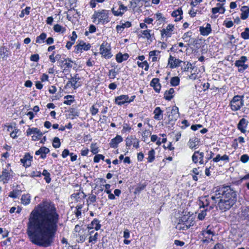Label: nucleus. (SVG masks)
I'll list each match as a JSON object with an SVG mask.
<instances>
[{
    "label": "nucleus",
    "instance_id": "15",
    "mask_svg": "<svg viewBox=\"0 0 249 249\" xmlns=\"http://www.w3.org/2000/svg\"><path fill=\"white\" fill-rule=\"evenodd\" d=\"M140 142V140L134 135L128 136L125 139V145L128 148H130L132 145L136 149L139 148Z\"/></svg>",
    "mask_w": 249,
    "mask_h": 249
},
{
    "label": "nucleus",
    "instance_id": "36",
    "mask_svg": "<svg viewBox=\"0 0 249 249\" xmlns=\"http://www.w3.org/2000/svg\"><path fill=\"white\" fill-rule=\"evenodd\" d=\"M50 152V150L48 148L42 146L38 150L35 152V155H40V158L44 159L46 158V155Z\"/></svg>",
    "mask_w": 249,
    "mask_h": 249
},
{
    "label": "nucleus",
    "instance_id": "25",
    "mask_svg": "<svg viewBox=\"0 0 249 249\" xmlns=\"http://www.w3.org/2000/svg\"><path fill=\"white\" fill-rule=\"evenodd\" d=\"M7 128V131H10V128H11L12 131L10 133V137L15 139L18 138V135L17 134L19 132V129L16 126V124L15 123L14 124V125L12 124H9L8 125H5Z\"/></svg>",
    "mask_w": 249,
    "mask_h": 249
},
{
    "label": "nucleus",
    "instance_id": "28",
    "mask_svg": "<svg viewBox=\"0 0 249 249\" xmlns=\"http://www.w3.org/2000/svg\"><path fill=\"white\" fill-rule=\"evenodd\" d=\"M183 12L182 8L179 7L172 12L171 16L175 18L174 20L175 22H178L183 18Z\"/></svg>",
    "mask_w": 249,
    "mask_h": 249
},
{
    "label": "nucleus",
    "instance_id": "4",
    "mask_svg": "<svg viewBox=\"0 0 249 249\" xmlns=\"http://www.w3.org/2000/svg\"><path fill=\"white\" fill-rule=\"evenodd\" d=\"M109 12V10L106 9L95 11L91 17L93 22H97V24L101 23L103 25L108 23L110 21Z\"/></svg>",
    "mask_w": 249,
    "mask_h": 249
},
{
    "label": "nucleus",
    "instance_id": "63",
    "mask_svg": "<svg viewBox=\"0 0 249 249\" xmlns=\"http://www.w3.org/2000/svg\"><path fill=\"white\" fill-rule=\"evenodd\" d=\"M69 116H72L71 119H73L74 117L79 116L78 112L74 108H71L69 110Z\"/></svg>",
    "mask_w": 249,
    "mask_h": 249
},
{
    "label": "nucleus",
    "instance_id": "32",
    "mask_svg": "<svg viewBox=\"0 0 249 249\" xmlns=\"http://www.w3.org/2000/svg\"><path fill=\"white\" fill-rule=\"evenodd\" d=\"M11 55V52L5 46L2 45L0 47V56L3 60H6Z\"/></svg>",
    "mask_w": 249,
    "mask_h": 249
},
{
    "label": "nucleus",
    "instance_id": "35",
    "mask_svg": "<svg viewBox=\"0 0 249 249\" xmlns=\"http://www.w3.org/2000/svg\"><path fill=\"white\" fill-rule=\"evenodd\" d=\"M249 124V122L245 118L241 119L237 124V128L242 133H245L246 132V128Z\"/></svg>",
    "mask_w": 249,
    "mask_h": 249
},
{
    "label": "nucleus",
    "instance_id": "24",
    "mask_svg": "<svg viewBox=\"0 0 249 249\" xmlns=\"http://www.w3.org/2000/svg\"><path fill=\"white\" fill-rule=\"evenodd\" d=\"M128 99V95L122 94L115 97L114 102L115 104L122 106L127 104V100Z\"/></svg>",
    "mask_w": 249,
    "mask_h": 249
},
{
    "label": "nucleus",
    "instance_id": "27",
    "mask_svg": "<svg viewBox=\"0 0 249 249\" xmlns=\"http://www.w3.org/2000/svg\"><path fill=\"white\" fill-rule=\"evenodd\" d=\"M150 86L152 87L155 91L159 93L161 89V85L160 83V79L158 78H154L150 83Z\"/></svg>",
    "mask_w": 249,
    "mask_h": 249
},
{
    "label": "nucleus",
    "instance_id": "11",
    "mask_svg": "<svg viewBox=\"0 0 249 249\" xmlns=\"http://www.w3.org/2000/svg\"><path fill=\"white\" fill-rule=\"evenodd\" d=\"M248 60V57L246 56L242 55L235 61L234 66L237 68L238 72L243 73L249 68V65L247 63Z\"/></svg>",
    "mask_w": 249,
    "mask_h": 249
},
{
    "label": "nucleus",
    "instance_id": "50",
    "mask_svg": "<svg viewBox=\"0 0 249 249\" xmlns=\"http://www.w3.org/2000/svg\"><path fill=\"white\" fill-rule=\"evenodd\" d=\"M47 34L45 32H42L36 37V43L39 44L43 43L45 42Z\"/></svg>",
    "mask_w": 249,
    "mask_h": 249
},
{
    "label": "nucleus",
    "instance_id": "60",
    "mask_svg": "<svg viewBox=\"0 0 249 249\" xmlns=\"http://www.w3.org/2000/svg\"><path fill=\"white\" fill-rule=\"evenodd\" d=\"M99 234L96 232L93 235H90L89 238V242L94 244L97 241Z\"/></svg>",
    "mask_w": 249,
    "mask_h": 249
},
{
    "label": "nucleus",
    "instance_id": "38",
    "mask_svg": "<svg viewBox=\"0 0 249 249\" xmlns=\"http://www.w3.org/2000/svg\"><path fill=\"white\" fill-rule=\"evenodd\" d=\"M200 140L198 138L194 137L189 139L188 145L190 149H195L197 148V146Z\"/></svg>",
    "mask_w": 249,
    "mask_h": 249
},
{
    "label": "nucleus",
    "instance_id": "55",
    "mask_svg": "<svg viewBox=\"0 0 249 249\" xmlns=\"http://www.w3.org/2000/svg\"><path fill=\"white\" fill-rule=\"evenodd\" d=\"M193 67H195L196 69H195V71L191 70L190 71H191V73L188 76V77L189 79L195 80L198 78L197 74L198 72L197 71L198 69L195 66H193Z\"/></svg>",
    "mask_w": 249,
    "mask_h": 249
},
{
    "label": "nucleus",
    "instance_id": "23",
    "mask_svg": "<svg viewBox=\"0 0 249 249\" xmlns=\"http://www.w3.org/2000/svg\"><path fill=\"white\" fill-rule=\"evenodd\" d=\"M118 4L119 5V9L118 10H115V8L113 7L111 9V12L112 14L116 17L122 16L124 14V12L127 11V7L124 6L122 2L119 1Z\"/></svg>",
    "mask_w": 249,
    "mask_h": 249
},
{
    "label": "nucleus",
    "instance_id": "21",
    "mask_svg": "<svg viewBox=\"0 0 249 249\" xmlns=\"http://www.w3.org/2000/svg\"><path fill=\"white\" fill-rule=\"evenodd\" d=\"M183 61L170 55L168 60V66L171 69L176 68L180 66Z\"/></svg>",
    "mask_w": 249,
    "mask_h": 249
},
{
    "label": "nucleus",
    "instance_id": "1",
    "mask_svg": "<svg viewBox=\"0 0 249 249\" xmlns=\"http://www.w3.org/2000/svg\"><path fill=\"white\" fill-rule=\"evenodd\" d=\"M60 215L55 205L43 200L30 213L27 234L34 244L47 248L53 243L58 230Z\"/></svg>",
    "mask_w": 249,
    "mask_h": 249
},
{
    "label": "nucleus",
    "instance_id": "42",
    "mask_svg": "<svg viewBox=\"0 0 249 249\" xmlns=\"http://www.w3.org/2000/svg\"><path fill=\"white\" fill-rule=\"evenodd\" d=\"M152 30L150 29H146L141 31L142 35L139 36V38L142 37L146 38L148 40L152 41V36H154V34H151Z\"/></svg>",
    "mask_w": 249,
    "mask_h": 249
},
{
    "label": "nucleus",
    "instance_id": "2",
    "mask_svg": "<svg viewBox=\"0 0 249 249\" xmlns=\"http://www.w3.org/2000/svg\"><path fill=\"white\" fill-rule=\"evenodd\" d=\"M215 189L216 208L222 213L230 210L237 201L236 191L230 186H218Z\"/></svg>",
    "mask_w": 249,
    "mask_h": 249
},
{
    "label": "nucleus",
    "instance_id": "56",
    "mask_svg": "<svg viewBox=\"0 0 249 249\" xmlns=\"http://www.w3.org/2000/svg\"><path fill=\"white\" fill-rule=\"evenodd\" d=\"M132 129L133 128L130 124L127 123H124L123 126V128L121 130V132L122 133L126 132L130 133Z\"/></svg>",
    "mask_w": 249,
    "mask_h": 249
},
{
    "label": "nucleus",
    "instance_id": "49",
    "mask_svg": "<svg viewBox=\"0 0 249 249\" xmlns=\"http://www.w3.org/2000/svg\"><path fill=\"white\" fill-rule=\"evenodd\" d=\"M155 154L156 152L153 148H151L148 152V157L147 158V163H151L154 161L155 160Z\"/></svg>",
    "mask_w": 249,
    "mask_h": 249
},
{
    "label": "nucleus",
    "instance_id": "53",
    "mask_svg": "<svg viewBox=\"0 0 249 249\" xmlns=\"http://www.w3.org/2000/svg\"><path fill=\"white\" fill-rule=\"evenodd\" d=\"M21 192V190L14 189L9 193L8 196L15 199L17 198L18 196L20 195Z\"/></svg>",
    "mask_w": 249,
    "mask_h": 249
},
{
    "label": "nucleus",
    "instance_id": "6",
    "mask_svg": "<svg viewBox=\"0 0 249 249\" xmlns=\"http://www.w3.org/2000/svg\"><path fill=\"white\" fill-rule=\"evenodd\" d=\"M80 80L81 78L78 73L75 74L73 76H71V77L69 78L68 82L64 86V89H66L65 93H70L68 89L71 88L74 89H76L77 88L81 86L82 82Z\"/></svg>",
    "mask_w": 249,
    "mask_h": 249
},
{
    "label": "nucleus",
    "instance_id": "46",
    "mask_svg": "<svg viewBox=\"0 0 249 249\" xmlns=\"http://www.w3.org/2000/svg\"><path fill=\"white\" fill-rule=\"evenodd\" d=\"M183 65H181V70L183 71H190L191 70L195 71L196 69L195 67H193L192 63L189 62L183 61Z\"/></svg>",
    "mask_w": 249,
    "mask_h": 249
},
{
    "label": "nucleus",
    "instance_id": "62",
    "mask_svg": "<svg viewBox=\"0 0 249 249\" xmlns=\"http://www.w3.org/2000/svg\"><path fill=\"white\" fill-rule=\"evenodd\" d=\"M52 145L54 148H59L61 145V142L59 138L58 137H54L53 140Z\"/></svg>",
    "mask_w": 249,
    "mask_h": 249
},
{
    "label": "nucleus",
    "instance_id": "40",
    "mask_svg": "<svg viewBox=\"0 0 249 249\" xmlns=\"http://www.w3.org/2000/svg\"><path fill=\"white\" fill-rule=\"evenodd\" d=\"M129 57V55L127 53L123 54L122 53L119 52L116 54L115 59L118 63H121L124 61L127 60Z\"/></svg>",
    "mask_w": 249,
    "mask_h": 249
},
{
    "label": "nucleus",
    "instance_id": "14",
    "mask_svg": "<svg viewBox=\"0 0 249 249\" xmlns=\"http://www.w3.org/2000/svg\"><path fill=\"white\" fill-rule=\"evenodd\" d=\"M73 61L71 58H65L60 61V67L62 71L66 74H68L72 67Z\"/></svg>",
    "mask_w": 249,
    "mask_h": 249
},
{
    "label": "nucleus",
    "instance_id": "41",
    "mask_svg": "<svg viewBox=\"0 0 249 249\" xmlns=\"http://www.w3.org/2000/svg\"><path fill=\"white\" fill-rule=\"evenodd\" d=\"M199 31L201 35L203 36H208L212 32L211 24L207 23L205 27L203 26L200 27Z\"/></svg>",
    "mask_w": 249,
    "mask_h": 249
},
{
    "label": "nucleus",
    "instance_id": "20",
    "mask_svg": "<svg viewBox=\"0 0 249 249\" xmlns=\"http://www.w3.org/2000/svg\"><path fill=\"white\" fill-rule=\"evenodd\" d=\"M147 184V182L146 181H144L143 182H139L136 185L131 187L132 189L134 190V195H139L142 191L146 189Z\"/></svg>",
    "mask_w": 249,
    "mask_h": 249
},
{
    "label": "nucleus",
    "instance_id": "19",
    "mask_svg": "<svg viewBox=\"0 0 249 249\" xmlns=\"http://www.w3.org/2000/svg\"><path fill=\"white\" fill-rule=\"evenodd\" d=\"M192 159L194 163L204 164V153L202 152H200L199 150L195 151L192 155Z\"/></svg>",
    "mask_w": 249,
    "mask_h": 249
},
{
    "label": "nucleus",
    "instance_id": "58",
    "mask_svg": "<svg viewBox=\"0 0 249 249\" xmlns=\"http://www.w3.org/2000/svg\"><path fill=\"white\" fill-rule=\"evenodd\" d=\"M118 73V72L115 70V69H112L108 71L107 75L109 79H114L116 78Z\"/></svg>",
    "mask_w": 249,
    "mask_h": 249
},
{
    "label": "nucleus",
    "instance_id": "12",
    "mask_svg": "<svg viewBox=\"0 0 249 249\" xmlns=\"http://www.w3.org/2000/svg\"><path fill=\"white\" fill-rule=\"evenodd\" d=\"M70 8L68 10V12L70 13L72 11L74 12V14H68L67 15V18L68 20L71 21L72 18H80V13L75 8L76 7L77 0H69Z\"/></svg>",
    "mask_w": 249,
    "mask_h": 249
},
{
    "label": "nucleus",
    "instance_id": "17",
    "mask_svg": "<svg viewBox=\"0 0 249 249\" xmlns=\"http://www.w3.org/2000/svg\"><path fill=\"white\" fill-rule=\"evenodd\" d=\"M87 195L83 192V191L79 190L78 192L73 193L71 196V198L73 201L71 203H82L84 199L86 197Z\"/></svg>",
    "mask_w": 249,
    "mask_h": 249
},
{
    "label": "nucleus",
    "instance_id": "16",
    "mask_svg": "<svg viewBox=\"0 0 249 249\" xmlns=\"http://www.w3.org/2000/svg\"><path fill=\"white\" fill-rule=\"evenodd\" d=\"M26 134L27 136L34 134L32 136V140L34 141L39 140L43 135V133L41 131L36 127L29 128L26 130Z\"/></svg>",
    "mask_w": 249,
    "mask_h": 249
},
{
    "label": "nucleus",
    "instance_id": "34",
    "mask_svg": "<svg viewBox=\"0 0 249 249\" xmlns=\"http://www.w3.org/2000/svg\"><path fill=\"white\" fill-rule=\"evenodd\" d=\"M225 11V8H218L216 7L212 8L211 10L212 15L210 16V17L212 19H215L218 17V15H216L217 13L223 14Z\"/></svg>",
    "mask_w": 249,
    "mask_h": 249
},
{
    "label": "nucleus",
    "instance_id": "18",
    "mask_svg": "<svg viewBox=\"0 0 249 249\" xmlns=\"http://www.w3.org/2000/svg\"><path fill=\"white\" fill-rule=\"evenodd\" d=\"M12 170L10 169L8 170L7 169H3L1 174L0 175V181H1L3 184L8 183V182L13 178V175L11 174Z\"/></svg>",
    "mask_w": 249,
    "mask_h": 249
},
{
    "label": "nucleus",
    "instance_id": "39",
    "mask_svg": "<svg viewBox=\"0 0 249 249\" xmlns=\"http://www.w3.org/2000/svg\"><path fill=\"white\" fill-rule=\"evenodd\" d=\"M84 206V201L82 203L78 204L75 207L73 213L77 219H79L82 216V209Z\"/></svg>",
    "mask_w": 249,
    "mask_h": 249
},
{
    "label": "nucleus",
    "instance_id": "29",
    "mask_svg": "<svg viewBox=\"0 0 249 249\" xmlns=\"http://www.w3.org/2000/svg\"><path fill=\"white\" fill-rule=\"evenodd\" d=\"M164 111L160 107H157L153 111V118L156 121L163 120Z\"/></svg>",
    "mask_w": 249,
    "mask_h": 249
},
{
    "label": "nucleus",
    "instance_id": "7",
    "mask_svg": "<svg viewBox=\"0 0 249 249\" xmlns=\"http://www.w3.org/2000/svg\"><path fill=\"white\" fill-rule=\"evenodd\" d=\"M200 235L202 236L201 241L203 244H208L213 241V237L215 232L212 227L208 225L205 229L202 230Z\"/></svg>",
    "mask_w": 249,
    "mask_h": 249
},
{
    "label": "nucleus",
    "instance_id": "10",
    "mask_svg": "<svg viewBox=\"0 0 249 249\" xmlns=\"http://www.w3.org/2000/svg\"><path fill=\"white\" fill-rule=\"evenodd\" d=\"M74 231L75 232V237L78 243H83L88 236L87 230L82 228L79 225L75 226Z\"/></svg>",
    "mask_w": 249,
    "mask_h": 249
},
{
    "label": "nucleus",
    "instance_id": "31",
    "mask_svg": "<svg viewBox=\"0 0 249 249\" xmlns=\"http://www.w3.org/2000/svg\"><path fill=\"white\" fill-rule=\"evenodd\" d=\"M123 139L121 135H117L115 137L112 139L109 143L110 147L117 148L120 143L123 142Z\"/></svg>",
    "mask_w": 249,
    "mask_h": 249
},
{
    "label": "nucleus",
    "instance_id": "37",
    "mask_svg": "<svg viewBox=\"0 0 249 249\" xmlns=\"http://www.w3.org/2000/svg\"><path fill=\"white\" fill-rule=\"evenodd\" d=\"M91 48V44L89 43H85L83 45H80L77 47V48L74 51V53L78 54L82 53L83 51H88L90 50Z\"/></svg>",
    "mask_w": 249,
    "mask_h": 249
},
{
    "label": "nucleus",
    "instance_id": "45",
    "mask_svg": "<svg viewBox=\"0 0 249 249\" xmlns=\"http://www.w3.org/2000/svg\"><path fill=\"white\" fill-rule=\"evenodd\" d=\"M175 90L174 88H171L169 90L164 92V98L167 101H171L174 97Z\"/></svg>",
    "mask_w": 249,
    "mask_h": 249
},
{
    "label": "nucleus",
    "instance_id": "30",
    "mask_svg": "<svg viewBox=\"0 0 249 249\" xmlns=\"http://www.w3.org/2000/svg\"><path fill=\"white\" fill-rule=\"evenodd\" d=\"M101 227V224H100V221L97 218H94L90 222V224L87 226L88 230H93L94 229L97 231L100 229Z\"/></svg>",
    "mask_w": 249,
    "mask_h": 249
},
{
    "label": "nucleus",
    "instance_id": "61",
    "mask_svg": "<svg viewBox=\"0 0 249 249\" xmlns=\"http://www.w3.org/2000/svg\"><path fill=\"white\" fill-rule=\"evenodd\" d=\"M31 10V7L29 6H27L25 9H23L20 14L19 15V17L20 18H23L25 15H29L30 14Z\"/></svg>",
    "mask_w": 249,
    "mask_h": 249
},
{
    "label": "nucleus",
    "instance_id": "48",
    "mask_svg": "<svg viewBox=\"0 0 249 249\" xmlns=\"http://www.w3.org/2000/svg\"><path fill=\"white\" fill-rule=\"evenodd\" d=\"M53 30L55 33L62 34H64L66 31V28L59 24H54L53 27Z\"/></svg>",
    "mask_w": 249,
    "mask_h": 249
},
{
    "label": "nucleus",
    "instance_id": "59",
    "mask_svg": "<svg viewBox=\"0 0 249 249\" xmlns=\"http://www.w3.org/2000/svg\"><path fill=\"white\" fill-rule=\"evenodd\" d=\"M204 210H201L200 212L198 214L197 218L199 220H203L205 219L207 214V212L210 211L206 208H203Z\"/></svg>",
    "mask_w": 249,
    "mask_h": 249
},
{
    "label": "nucleus",
    "instance_id": "5",
    "mask_svg": "<svg viewBox=\"0 0 249 249\" xmlns=\"http://www.w3.org/2000/svg\"><path fill=\"white\" fill-rule=\"evenodd\" d=\"M195 222V217L192 214H184L179 218L176 228L178 230H186Z\"/></svg>",
    "mask_w": 249,
    "mask_h": 249
},
{
    "label": "nucleus",
    "instance_id": "57",
    "mask_svg": "<svg viewBox=\"0 0 249 249\" xmlns=\"http://www.w3.org/2000/svg\"><path fill=\"white\" fill-rule=\"evenodd\" d=\"M180 83V79L178 76H174L171 78L170 85L173 87H176L179 85Z\"/></svg>",
    "mask_w": 249,
    "mask_h": 249
},
{
    "label": "nucleus",
    "instance_id": "52",
    "mask_svg": "<svg viewBox=\"0 0 249 249\" xmlns=\"http://www.w3.org/2000/svg\"><path fill=\"white\" fill-rule=\"evenodd\" d=\"M93 191H91V193L89 195L88 198L87 199V203L88 205L91 204H94L96 202L97 197L95 195L92 194Z\"/></svg>",
    "mask_w": 249,
    "mask_h": 249
},
{
    "label": "nucleus",
    "instance_id": "26",
    "mask_svg": "<svg viewBox=\"0 0 249 249\" xmlns=\"http://www.w3.org/2000/svg\"><path fill=\"white\" fill-rule=\"evenodd\" d=\"M179 110L178 108L175 106L172 108L171 114L168 115V118L169 122L176 121L178 117Z\"/></svg>",
    "mask_w": 249,
    "mask_h": 249
},
{
    "label": "nucleus",
    "instance_id": "22",
    "mask_svg": "<svg viewBox=\"0 0 249 249\" xmlns=\"http://www.w3.org/2000/svg\"><path fill=\"white\" fill-rule=\"evenodd\" d=\"M20 161L23 167L26 168L29 167L32 164L33 157L29 153H26Z\"/></svg>",
    "mask_w": 249,
    "mask_h": 249
},
{
    "label": "nucleus",
    "instance_id": "9",
    "mask_svg": "<svg viewBox=\"0 0 249 249\" xmlns=\"http://www.w3.org/2000/svg\"><path fill=\"white\" fill-rule=\"evenodd\" d=\"M99 53L102 57L106 59L111 58L113 55L111 53V47L110 44L106 41H104L100 46Z\"/></svg>",
    "mask_w": 249,
    "mask_h": 249
},
{
    "label": "nucleus",
    "instance_id": "43",
    "mask_svg": "<svg viewBox=\"0 0 249 249\" xmlns=\"http://www.w3.org/2000/svg\"><path fill=\"white\" fill-rule=\"evenodd\" d=\"M131 26V22L127 21L124 23H122V25H117L116 26V30L118 33H121L125 28H129Z\"/></svg>",
    "mask_w": 249,
    "mask_h": 249
},
{
    "label": "nucleus",
    "instance_id": "54",
    "mask_svg": "<svg viewBox=\"0 0 249 249\" xmlns=\"http://www.w3.org/2000/svg\"><path fill=\"white\" fill-rule=\"evenodd\" d=\"M137 64L139 68L144 69L145 71H148L149 68V65L146 60L142 62L137 61Z\"/></svg>",
    "mask_w": 249,
    "mask_h": 249
},
{
    "label": "nucleus",
    "instance_id": "33",
    "mask_svg": "<svg viewBox=\"0 0 249 249\" xmlns=\"http://www.w3.org/2000/svg\"><path fill=\"white\" fill-rule=\"evenodd\" d=\"M160 51L156 50L150 51L148 53L149 59L151 58L152 62L159 61L160 57Z\"/></svg>",
    "mask_w": 249,
    "mask_h": 249
},
{
    "label": "nucleus",
    "instance_id": "47",
    "mask_svg": "<svg viewBox=\"0 0 249 249\" xmlns=\"http://www.w3.org/2000/svg\"><path fill=\"white\" fill-rule=\"evenodd\" d=\"M21 203L24 206L28 205L31 202V196L29 194H24L21 196Z\"/></svg>",
    "mask_w": 249,
    "mask_h": 249
},
{
    "label": "nucleus",
    "instance_id": "64",
    "mask_svg": "<svg viewBox=\"0 0 249 249\" xmlns=\"http://www.w3.org/2000/svg\"><path fill=\"white\" fill-rule=\"evenodd\" d=\"M241 36L245 40L249 39V28L247 27L245 29L244 31L241 33Z\"/></svg>",
    "mask_w": 249,
    "mask_h": 249
},
{
    "label": "nucleus",
    "instance_id": "8",
    "mask_svg": "<svg viewBox=\"0 0 249 249\" xmlns=\"http://www.w3.org/2000/svg\"><path fill=\"white\" fill-rule=\"evenodd\" d=\"M244 96L243 95H236L234 96L232 99L230 101L229 104V107L232 111H238L244 106Z\"/></svg>",
    "mask_w": 249,
    "mask_h": 249
},
{
    "label": "nucleus",
    "instance_id": "13",
    "mask_svg": "<svg viewBox=\"0 0 249 249\" xmlns=\"http://www.w3.org/2000/svg\"><path fill=\"white\" fill-rule=\"evenodd\" d=\"M175 30L174 25L172 23L168 24L166 28H163L160 31L161 37L166 39L170 38L175 34Z\"/></svg>",
    "mask_w": 249,
    "mask_h": 249
},
{
    "label": "nucleus",
    "instance_id": "44",
    "mask_svg": "<svg viewBox=\"0 0 249 249\" xmlns=\"http://www.w3.org/2000/svg\"><path fill=\"white\" fill-rule=\"evenodd\" d=\"M241 18L243 20L247 19L249 16V6H243L241 8Z\"/></svg>",
    "mask_w": 249,
    "mask_h": 249
},
{
    "label": "nucleus",
    "instance_id": "51",
    "mask_svg": "<svg viewBox=\"0 0 249 249\" xmlns=\"http://www.w3.org/2000/svg\"><path fill=\"white\" fill-rule=\"evenodd\" d=\"M64 99L66 100H64L63 103L67 105H71L75 101L74 96L72 95H67L65 96Z\"/></svg>",
    "mask_w": 249,
    "mask_h": 249
},
{
    "label": "nucleus",
    "instance_id": "3",
    "mask_svg": "<svg viewBox=\"0 0 249 249\" xmlns=\"http://www.w3.org/2000/svg\"><path fill=\"white\" fill-rule=\"evenodd\" d=\"M214 195L210 196H205L199 197L198 205L199 208H206L209 210L213 209L217 205V198L215 197V191L213 192Z\"/></svg>",
    "mask_w": 249,
    "mask_h": 249
}]
</instances>
